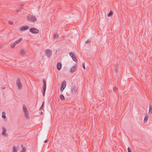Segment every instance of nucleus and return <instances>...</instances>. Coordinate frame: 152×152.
Segmentation results:
<instances>
[{"instance_id":"f3484780","label":"nucleus","mask_w":152,"mask_h":152,"mask_svg":"<svg viewBox=\"0 0 152 152\" xmlns=\"http://www.w3.org/2000/svg\"><path fill=\"white\" fill-rule=\"evenodd\" d=\"M149 113L151 114L152 113V106L150 105L149 107Z\"/></svg>"},{"instance_id":"5701e85b","label":"nucleus","mask_w":152,"mask_h":152,"mask_svg":"<svg viewBox=\"0 0 152 152\" xmlns=\"http://www.w3.org/2000/svg\"><path fill=\"white\" fill-rule=\"evenodd\" d=\"M113 71L115 72V73L117 72L118 71V69L117 67H114V69Z\"/></svg>"},{"instance_id":"7c9ffc66","label":"nucleus","mask_w":152,"mask_h":152,"mask_svg":"<svg viewBox=\"0 0 152 152\" xmlns=\"http://www.w3.org/2000/svg\"><path fill=\"white\" fill-rule=\"evenodd\" d=\"M21 9H22V7H21L20 8H19V9H18L17 11V12H16V13H17L18 12L20 11L21 10Z\"/></svg>"},{"instance_id":"423d86ee","label":"nucleus","mask_w":152,"mask_h":152,"mask_svg":"<svg viewBox=\"0 0 152 152\" xmlns=\"http://www.w3.org/2000/svg\"><path fill=\"white\" fill-rule=\"evenodd\" d=\"M64 82L62 84L60 88V90L61 92H63V90L65 88L66 86V83H64Z\"/></svg>"},{"instance_id":"4468645a","label":"nucleus","mask_w":152,"mask_h":152,"mask_svg":"<svg viewBox=\"0 0 152 152\" xmlns=\"http://www.w3.org/2000/svg\"><path fill=\"white\" fill-rule=\"evenodd\" d=\"M5 113L4 111H3L2 113V115H1V117L4 118H6L5 116Z\"/></svg>"},{"instance_id":"9d476101","label":"nucleus","mask_w":152,"mask_h":152,"mask_svg":"<svg viewBox=\"0 0 152 152\" xmlns=\"http://www.w3.org/2000/svg\"><path fill=\"white\" fill-rule=\"evenodd\" d=\"M24 113L25 114V116L27 118H28L29 117L28 112L27 111H24Z\"/></svg>"},{"instance_id":"39448f33","label":"nucleus","mask_w":152,"mask_h":152,"mask_svg":"<svg viewBox=\"0 0 152 152\" xmlns=\"http://www.w3.org/2000/svg\"><path fill=\"white\" fill-rule=\"evenodd\" d=\"M29 26L27 25H25L22 26L20 28V30L21 31H23L28 29Z\"/></svg>"},{"instance_id":"393cba45","label":"nucleus","mask_w":152,"mask_h":152,"mask_svg":"<svg viewBox=\"0 0 152 152\" xmlns=\"http://www.w3.org/2000/svg\"><path fill=\"white\" fill-rule=\"evenodd\" d=\"M113 90L114 92H115L117 91L118 90V89L116 87H114L113 88Z\"/></svg>"},{"instance_id":"20e7f679","label":"nucleus","mask_w":152,"mask_h":152,"mask_svg":"<svg viewBox=\"0 0 152 152\" xmlns=\"http://www.w3.org/2000/svg\"><path fill=\"white\" fill-rule=\"evenodd\" d=\"M29 31L33 34H37L39 32L38 30L35 28H31L29 29Z\"/></svg>"},{"instance_id":"412c9836","label":"nucleus","mask_w":152,"mask_h":152,"mask_svg":"<svg viewBox=\"0 0 152 152\" xmlns=\"http://www.w3.org/2000/svg\"><path fill=\"white\" fill-rule=\"evenodd\" d=\"M16 44H15V43L14 42L11 45V47L12 48H13L15 46Z\"/></svg>"},{"instance_id":"4be33fe9","label":"nucleus","mask_w":152,"mask_h":152,"mask_svg":"<svg viewBox=\"0 0 152 152\" xmlns=\"http://www.w3.org/2000/svg\"><path fill=\"white\" fill-rule=\"evenodd\" d=\"M70 56L72 58L74 56V53L70 52L69 53Z\"/></svg>"},{"instance_id":"a19ab883","label":"nucleus","mask_w":152,"mask_h":152,"mask_svg":"<svg viewBox=\"0 0 152 152\" xmlns=\"http://www.w3.org/2000/svg\"><path fill=\"white\" fill-rule=\"evenodd\" d=\"M3 89H4L5 88V87H4L3 88H2Z\"/></svg>"},{"instance_id":"2eb2a0df","label":"nucleus","mask_w":152,"mask_h":152,"mask_svg":"<svg viewBox=\"0 0 152 152\" xmlns=\"http://www.w3.org/2000/svg\"><path fill=\"white\" fill-rule=\"evenodd\" d=\"M148 116L147 115L145 117V118L144 120V122L145 123H146L147 122L148 120Z\"/></svg>"},{"instance_id":"ea45409f","label":"nucleus","mask_w":152,"mask_h":152,"mask_svg":"<svg viewBox=\"0 0 152 152\" xmlns=\"http://www.w3.org/2000/svg\"><path fill=\"white\" fill-rule=\"evenodd\" d=\"M83 69H86V67H83Z\"/></svg>"},{"instance_id":"dca6fc26","label":"nucleus","mask_w":152,"mask_h":152,"mask_svg":"<svg viewBox=\"0 0 152 152\" xmlns=\"http://www.w3.org/2000/svg\"><path fill=\"white\" fill-rule=\"evenodd\" d=\"M76 69V67H72L71 69H70V71L71 72H73L75 71Z\"/></svg>"},{"instance_id":"f704fd0d","label":"nucleus","mask_w":152,"mask_h":152,"mask_svg":"<svg viewBox=\"0 0 152 152\" xmlns=\"http://www.w3.org/2000/svg\"><path fill=\"white\" fill-rule=\"evenodd\" d=\"M42 113H43V112L42 111H40L39 112V113L40 114H42Z\"/></svg>"},{"instance_id":"0eeeda50","label":"nucleus","mask_w":152,"mask_h":152,"mask_svg":"<svg viewBox=\"0 0 152 152\" xmlns=\"http://www.w3.org/2000/svg\"><path fill=\"white\" fill-rule=\"evenodd\" d=\"M2 132L1 133L2 135L4 136H6L7 134H6V133L7 132L6 129L4 127H2Z\"/></svg>"},{"instance_id":"ddd939ff","label":"nucleus","mask_w":152,"mask_h":152,"mask_svg":"<svg viewBox=\"0 0 152 152\" xmlns=\"http://www.w3.org/2000/svg\"><path fill=\"white\" fill-rule=\"evenodd\" d=\"M113 14V12L112 11H110L109 13L107 15V16L108 17H110L112 16Z\"/></svg>"},{"instance_id":"f257e3e1","label":"nucleus","mask_w":152,"mask_h":152,"mask_svg":"<svg viewBox=\"0 0 152 152\" xmlns=\"http://www.w3.org/2000/svg\"><path fill=\"white\" fill-rule=\"evenodd\" d=\"M16 85L18 87V88L19 90H20L22 88V85L21 83L20 80L19 78H18L16 82Z\"/></svg>"},{"instance_id":"2f4dec72","label":"nucleus","mask_w":152,"mask_h":152,"mask_svg":"<svg viewBox=\"0 0 152 152\" xmlns=\"http://www.w3.org/2000/svg\"><path fill=\"white\" fill-rule=\"evenodd\" d=\"M8 23L11 24V25H12L13 24V23L12 21H8Z\"/></svg>"},{"instance_id":"473e14b6","label":"nucleus","mask_w":152,"mask_h":152,"mask_svg":"<svg viewBox=\"0 0 152 152\" xmlns=\"http://www.w3.org/2000/svg\"><path fill=\"white\" fill-rule=\"evenodd\" d=\"M46 91H43V96H45Z\"/></svg>"},{"instance_id":"58836bf2","label":"nucleus","mask_w":152,"mask_h":152,"mask_svg":"<svg viewBox=\"0 0 152 152\" xmlns=\"http://www.w3.org/2000/svg\"><path fill=\"white\" fill-rule=\"evenodd\" d=\"M86 42H87V43H88H88H89V41H86Z\"/></svg>"},{"instance_id":"4c0bfd02","label":"nucleus","mask_w":152,"mask_h":152,"mask_svg":"<svg viewBox=\"0 0 152 152\" xmlns=\"http://www.w3.org/2000/svg\"><path fill=\"white\" fill-rule=\"evenodd\" d=\"M47 140H45L44 142H47Z\"/></svg>"},{"instance_id":"bb28decb","label":"nucleus","mask_w":152,"mask_h":152,"mask_svg":"<svg viewBox=\"0 0 152 152\" xmlns=\"http://www.w3.org/2000/svg\"><path fill=\"white\" fill-rule=\"evenodd\" d=\"M43 86H46V82L45 80H43Z\"/></svg>"},{"instance_id":"37998d69","label":"nucleus","mask_w":152,"mask_h":152,"mask_svg":"<svg viewBox=\"0 0 152 152\" xmlns=\"http://www.w3.org/2000/svg\"><path fill=\"white\" fill-rule=\"evenodd\" d=\"M0 152H1V151H0Z\"/></svg>"},{"instance_id":"b1692460","label":"nucleus","mask_w":152,"mask_h":152,"mask_svg":"<svg viewBox=\"0 0 152 152\" xmlns=\"http://www.w3.org/2000/svg\"><path fill=\"white\" fill-rule=\"evenodd\" d=\"M56 66H61V64L60 62H58Z\"/></svg>"},{"instance_id":"1a4fd4ad","label":"nucleus","mask_w":152,"mask_h":152,"mask_svg":"<svg viewBox=\"0 0 152 152\" xmlns=\"http://www.w3.org/2000/svg\"><path fill=\"white\" fill-rule=\"evenodd\" d=\"M26 51L24 49H22L20 50V54L22 56L24 55L26 53Z\"/></svg>"},{"instance_id":"7ed1b4c3","label":"nucleus","mask_w":152,"mask_h":152,"mask_svg":"<svg viewBox=\"0 0 152 152\" xmlns=\"http://www.w3.org/2000/svg\"><path fill=\"white\" fill-rule=\"evenodd\" d=\"M27 20L29 21L35 22L37 21V18L35 16H29L27 18Z\"/></svg>"},{"instance_id":"c9c22d12","label":"nucleus","mask_w":152,"mask_h":152,"mask_svg":"<svg viewBox=\"0 0 152 152\" xmlns=\"http://www.w3.org/2000/svg\"><path fill=\"white\" fill-rule=\"evenodd\" d=\"M82 66H85L84 63L82 64Z\"/></svg>"},{"instance_id":"f8f14e48","label":"nucleus","mask_w":152,"mask_h":152,"mask_svg":"<svg viewBox=\"0 0 152 152\" xmlns=\"http://www.w3.org/2000/svg\"><path fill=\"white\" fill-rule=\"evenodd\" d=\"M53 38L54 39H57L58 38V35L57 34H54L53 35Z\"/></svg>"},{"instance_id":"a878e982","label":"nucleus","mask_w":152,"mask_h":152,"mask_svg":"<svg viewBox=\"0 0 152 152\" xmlns=\"http://www.w3.org/2000/svg\"><path fill=\"white\" fill-rule=\"evenodd\" d=\"M72 58V59L73 60L75 61H77V59H76V58L75 57H74V56Z\"/></svg>"},{"instance_id":"6e6552de","label":"nucleus","mask_w":152,"mask_h":152,"mask_svg":"<svg viewBox=\"0 0 152 152\" xmlns=\"http://www.w3.org/2000/svg\"><path fill=\"white\" fill-rule=\"evenodd\" d=\"M18 146L14 145L12 148L13 152H17V151L18 150Z\"/></svg>"},{"instance_id":"a211bd4d","label":"nucleus","mask_w":152,"mask_h":152,"mask_svg":"<svg viewBox=\"0 0 152 152\" xmlns=\"http://www.w3.org/2000/svg\"><path fill=\"white\" fill-rule=\"evenodd\" d=\"M77 88L76 86H74L73 87V89L74 91L76 93L77 91Z\"/></svg>"},{"instance_id":"cd10ccee","label":"nucleus","mask_w":152,"mask_h":152,"mask_svg":"<svg viewBox=\"0 0 152 152\" xmlns=\"http://www.w3.org/2000/svg\"><path fill=\"white\" fill-rule=\"evenodd\" d=\"M46 86H43V91H46Z\"/></svg>"},{"instance_id":"f03ea898","label":"nucleus","mask_w":152,"mask_h":152,"mask_svg":"<svg viewBox=\"0 0 152 152\" xmlns=\"http://www.w3.org/2000/svg\"><path fill=\"white\" fill-rule=\"evenodd\" d=\"M45 53L46 56L48 58L50 57L52 54V51L48 49L46 50Z\"/></svg>"},{"instance_id":"79ce46f5","label":"nucleus","mask_w":152,"mask_h":152,"mask_svg":"<svg viewBox=\"0 0 152 152\" xmlns=\"http://www.w3.org/2000/svg\"><path fill=\"white\" fill-rule=\"evenodd\" d=\"M1 48V46H0V48Z\"/></svg>"},{"instance_id":"72a5a7b5","label":"nucleus","mask_w":152,"mask_h":152,"mask_svg":"<svg viewBox=\"0 0 152 152\" xmlns=\"http://www.w3.org/2000/svg\"><path fill=\"white\" fill-rule=\"evenodd\" d=\"M58 70H59L61 69V67H57Z\"/></svg>"},{"instance_id":"aec40b11","label":"nucleus","mask_w":152,"mask_h":152,"mask_svg":"<svg viewBox=\"0 0 152 152\" xmlns=\"http://www.w3.org/2000/svg\"><path fill=\"white\" fill-rule=\"evenodd\" d=\"M23 112H24V111H26V108L25 105H23Z\"/></svg>"},{"instance_id":"c85d7f7f","label":"nucleus","mask_w":152,"mask_h":152,"mask_svg":"<svg viewBox=\"0 0 152 152\" xmlns=\"http://www.w3.org/2000/svg\"><path fill=\"white\" fill-rule=\"evenodd\" d=\"M127 150L128 152H132L131 150V149L129 147H128L127 148Z\"/></svg>"},{"instance_id":"9b49d317","label":"nucleus","mask_w":152,"mask_h":152,"mask_svg":"<svg viewBox=\"0 0 152 152\" xmlns=\"http://www.w3.org/2000/svg\"><path fill=\"white\" fill-rule=\"evenodd\" d=\"M22 38H20L18 40H17L15 42H14L15 43V44H17L20 43L22 41Z\"/></svg>"},{"instance_id":"e433bc0d","label":"nucleus","mask_w":152,"mask_h":152,"mask_svg":"<svg viewBox=\"0 0 152 152\" xmlns=\"http://www.w3.org/2000/svg\"><path fill=\"white\" fill-rule=\"evenodd\" d=\"M24 150V148H23V149H22V150L21 152H23V150Z\"/></svg>"},{"instance_id":"6ab92c4d","label":"nucleus","mask_w":152,"mask_h":152,"mask_svg":"<svg viewBox=\"0 0 152 152\" xmlns=\"http://www.w3.org/2000/svg\"><path fill=\"white\" fill-rule=\"evenodd\" d=\"M60 99L62 100H64L65 99V98L64 96L62 94H61L60 96Z\"/></svg>"},{"instance_id":"c756f323","label":"nucleus","mask_w":152,"mask_h":152,"mask_svg":"<svg viewBox=\"0 0 152 152\" xmlns=\"http://www.w3.org/2000/svg\"><path fill=\"white\" fill-rule=\"evenodd\" d=\"M44 106V102H43L42 103V104L41 106V107L40 108V109L41 108H43V107Z\"/></svg>"}]
</instances>
